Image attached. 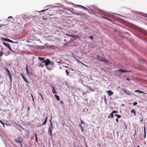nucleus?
<instances>
[{
  "label": "nucleus",
  "mask_w": 147,
  "mask_h": 147,
  "mask_svg": "<svg viewBox=\"0 0 147 147\" xmlns=\"http://www.w3.org/2000/svg\"><path fill=\"white\" fill-rule=\"evenodd\" d=\"M138 36V37H139V38H140V37L139 36Z\"/></svg>",
  "instance_id": "nucleus-63"
},
{
  "label": "nucleus",
  "mask_w": 147,
  "mask_h": 147,
  "mask_svg": "<svg viewBox=\"0 0 147 147\" xmlns=\"http://www.w3.org/2000/svg\"><path fill=\"white\" fill-rule=\"evenodd\" d=\"M79 6H80V7H83V8H85V9H87V10H88V9H87V8L86 7H84V6H82V5H79Z\"/></svg>",
  "instance_id": "nucleus-34"
},
{
  "label": "nucleus",
  "mask_w": 147,
  "mask_h": 147,
  "mask_svg": "<svg viewBox=\"0 0 147 147\" xmlns=\"http://www.w3.org/2000/svg\"><path fill=\"white\" fill-rule=\"evenodd\" d=\"M135 92H139V93H144L143 91H140L139 90H135Z\"/></svg>",
  "instance_id": "nucleus-20"
},
{
  "label": "nucleus",
  "mask_w": 147,
  "mask_h": 147,
  "mask_svg": "<svg viewBox=\"0 0 147 147\" xmlns=\"http://www.w3.org/2000/svg\"><path fill=\"white\" fill-rule=\"evenodd\" d=\"M53 129V127L51 128V127H49V129L48 132L50 133V135L52 136V130Z\"/></svg>",
  "instance_id": "nucleus-8"
},
{
  "label": "nucleus",
  "mask_w": 147,
  "mask_h": 147,
  "mask_svg": "<svg viewBox=\"0 0 147 147\" xmlns=\"http://www.w3.org/2000/svg\"><path fill=\"white\" fill-rule=\"evenodd\" d=\"M81 123L80 124H81L82 125V124H85V123L83 122V121L81 119Z\"/></svg>",
  "instance_id": "nucleus-37"
},
{
  "label": "nucleus",
  "mask_w": 147,
  "mask_h": 147,
  "mask_svg": "<svg viewBox=\"0 0 147 147\" xmlns=\"http://www.w3.org/2000/svg\"><path fill=\"white\" fill-rule=\"evenodd\" d=\"M118 115L117 114H115V116H116L117 117V116Z\"/></svg>",
  "instance_id": "nucleus-54"
},
{
  "label": "nucleus",
  "mask_w": 147,
  "mask_h": 147,
  "mask_svg": "<svg viewBox=\"0 0 147 147\" xmlns=\"http://www.w3.org/2000/svg\"><path fill=\"white\" fill-rule=\"evenodd\" d=\"M65 72L66 73V75L67 76H68L69 75V72L67 70H65Z\"/></svg>",
  "instance_id": "nucleus-22"
},
{
  "label": "nucleus",
  "mask_w": 147,
  "mask_h": 147,
  "mask_svg": "<svg viewBox=\"0 0 147 147\" xmlns=\"http://www.w3.org/2000/svg\"><path fill=\"white\" fill-rule=\"evenodd\" d=\"M69 11H71V12L73 13V14H76V15H80V14H78V13H74L72 12V11H71V10H69Z\"/></svg>",
  "instance_id": "nucleus-23"
},
{
  "label": "nucleus",
  "mask_w": 147,
  "mask_h": 147,
  "mask_svg": "<svg viewBox=\"0 0 147 147\" xmlns=\"http://www.w3.org/2000/svg\"><path fill=\"white\" fill-rule=\"evenodd\" d=\"M3 52L2 51H1L0 52V57H1L3 56Z\"/></svg>",
  "instance_id": "nucleus-30"
},
{
  "label": "nucleus",
  "mask_w": 147,
  "mask_h": 147,
  "mask_svg": "<svg viewBox=\"0 0 147 147\" xmlns=\"http://www.w3.org/2000/svg\"><path fill=\"white\" fill-rule=\"evenodd\" d=\"M50 127H51V128H52L53 127V123L51 121V119L50 120Z\"/></svg>",
  "instance_id": "nucleus-21"
},
{
  "label": "nucleus",
  "mask_w": 147,
  "mask_h": 147,
  "mask_svg": "<svg viewBox=\"0 0 147 147\" xmlns=\"http://www.w3.org/2000/svg\"><path fill=\"white\" fill-rule=\"evenodd\" d=\"M55 98H56L57 99V100H60V98L57 95H55Z\"/></svg>",
  "instance_id": "nucleus-17"
},
{
  "label": "nucleus",
  "mask_w": 147,
  "mask_h": 147,
  "mask_svg": "<svg viewBox=\"0 0 147 147\" xmlns=\"http://www.w3.org/2000/svg\"><path fill=\"white\" fill-rule=\"evenodd\" d=\"M79 126L80 127L81 129H83V127L82 126V125L81 124H80V125H79Z\"/></svg>",
  "instance_id": "nucleus-36"
},
{
  "label": "nucleus",
  "mask_w": 147,
  "mask_h": 147,
  "mask_svg": "<svg viewBox=\"0 0 147 147\" xmlns=\"http://www.w3.org/2000/svg\"><path fill=\"white\" fill-rule=\"evenodd\" d=\"M23 78V79L27 83H28V81L26 80V79H25V77H24Z\"/></svg>",
  "instance_id": "nucleus-29"
},
{
  "label": "nucleus",
  "mask_w": 147,
  "mask_h": 147,
  "mask_svg": "<svg viewBox=\"0 0 147 147\" xmlns=\"http://www.w3.org/2000/svg\"><path fill=\"white\" fill-rule=\"evenodd\" d=\"M0 25L1 26H6V25H7V24H0Z\"/></svg>",
  "instance_id": "nucleus-40"
},
{
  "label": "nucleus",
  "mask_w": 147,
  "mask_h": 147,
  "mask_svg": "<svg viewBox=\"0 0 147 147\" xmlns=\"http://www.w3.org/2000/svg\"><path fill=\"white\" fill-rule=\"evenodd\" d=\"M44 63H45V65H46L47 68H48L47 66L50 63V61L49 59H47L45 61Z\"/></svg>",
  "instance_id": "nucleus-7"
},
{
  "label": "nucleus",
  "mask_w": 147,
  "mask_h": 147,
  "mask_svg": "<svg viewBox=\"0 0 147 147\" xmlns=\"http://www.w3.org/2000/svg\"><path fill=\"white\" fill-rule=\"evenodd\" d=\"M69 36L73 38L76 39L78 38V35H68Z\"/></svg>",
  "instance_id": "nucleus-11"
},
{
  "label": "nucleus",
  "mask_w": 147,
  "mask_h": 147,
  "mask_svg": "<svg viewBox=\"0 0 147 147\" xmlns=\"http://www.w3.org/2000/svg\"><path fill=\"white\" fill-rule=\"evenodd\" d=\"M113 113L112 112L110 114V115H111V118H113L114 117V115H113Z\"/></svg>",
  "instance_id": "nucleus-28"
},
{
  "label": "nucleus",
  "mask_w": 147,
  "mask_h": 147,
  "mask_svg": "<svg viewBox=\"0 0 147 147\" xmlns=\"http://www.w3.org/2000/svg\"><path fill=\"white\" fill-rule=\"evenodd\" d=\"M99 61L101 62H105L106 64H108L109 63V61L107 59L105 58L100 59Z\"/></svg>",
  "instance_id": "nucleus-6"
},
{
  "label": "nucleus",
  "mask_w": 147,
  "mask_h": 147,
  "mask_svg": "<svg viewBox=\"0 0 147 147\" xmlns=\"http://www.w3.org/2000/svg\"><path fill=\"white\" fill-rule=\"evenodd\" d=\"M21 75L22 78H23V77H24V76H23V74H21Z\"/></svg>",
  "instance_id": "nucleus-50"
},
{
  "label": "nucleus",
  "mask_w": 147,
  "mask_h": 147,
  "mask_svg": "<svg viewBox=\"0 0 147 147\" xmlns=\"http://www.w3.org/2000/svg\"><path fill=\"white\" fill-rule=\"evenodd\" d=\"M107 92L109 96H111L113 95V92L111 90H108L107 91Z\"/></svg>",
  "instance_id": "nucleus-9"
},
{
  "label": "nucleus",
  "mask_w": 147,
  "mask_h": 147,
  "mask_svg": "<svg viewBox=\"0 0 147 147\" xmlns=\"http://www.w3.org/2000/svg\"><path fill=\"white\" fill-rule=\"evenodd\" d=\"M60 69L61 68V67H60Z\"/></svg>",
  "instance_id": "nucleus-64"
},
{
  "label": "nucleus",
  "mask_w": 147,
  "mask_h": 147,
  "mask_svg": "<svg viewBox=\"0 0 147 147\" xmlns=\"http://www.w3.org/2000/svg\"><path fill=\"white\" fill-rule=\"evenodd\" d=\"M126 80H128V81H130V80L129 79L127 78H126Z\"/></svg>",
  "instance_id": "nucleus-44"
},
{
  "label": "nucleus",
  "mask_w": 147,
  "mask_h": 147,
  "mask_svg": "<svg viewBox=\"0 0 147 147\" xmlns=\"http://www.w3.org/2000/svg\"><path fill=\"white\" fill-rule=\"evenodd\" d=\"M0 122L3 125V123H2V122L1 121H0Z\"/></svg>",
  "instance_id": "nucleus-56"
},
{
  "label": "nucleus",
  "mask_w": 147,
  "mask_h": 147,
  "mask_svg": "<svg viewBox=\"0 0 147 147\" xmlns=\"http://www.w3.org/2000/svg\"><path fill=\"white\" fill-rule=\"evenodd\" d=\"M35 136L36 141L37 142H38V138H37V134H36Z\"/></svg>",
  "instance_id": "nucleus-25"
},
{
  "label": "nucleus",
  "mask_w": 147,
  "mask_h": 147,
  "mask_svg": "<svg viewBox=\"0 0 147 147\" xmlns=\"http://www.w3.org/2000/svg\"><path fill=\"white\" fill-rule=\"evenodd\" d=\"M28 111H29L30 110V108L29 107H28Z\"/></svg>",
  "instance_id": "nucleus-53"
},
{
  "label": "nucleus",
  "mask_w": 147,
  "mask_h": 147,
  "mask_svg": "<svg viewBox=\"0 0 147 147\" xmlns=\"http://www.w3.org/2000/svg\"><path fill=\"white\" fill-rule=\"evenodd\" d=\"M8 76L11 82V80H12V76H11V75H9V76Z\"/></svg>",
  "instance_id": "nucleus-31"
},
{
  "label": "nucleus",
  "mask_w": 147,
  "mask_h": 147,
  "mask_svg": "<svg viewBox=\"0 0 147 147\" xmlns=\"http://www.w3.org/2000/svg\"><path fill=\"white\" fill-rule=\"evenodd\" d=\"M26 71H27V74H29V70L28 69V66L27 65L26 66Z\"/></svg>",
  "instance_id": "nucleus-19"
},
{
  "label": "nucleus",
  "mask_w": 147,
  "mask_h": 147,
  "mask_svg": "<svg viewBox=\"0 0 147 147\" xmlns=\"http://www.w3.org/2000/svg\"><path fill=\"white\" fill-rule=\"evenodd\" d=\"M129 71L125 70L122 69H120L119 70H117L115 71H114V72L117 74V75H118V72H119V73H123L124 72H128Z\"/></svg>",
  "instance_id": "nucleus-1"
},
{
  "label": "nucleus",
  "mask_w": 147,
  "mask_h": 147,
  "mask_svg": "<svg viewBox=\"0 0 147 147\" xmlns=\"http://www.w3.org/2000/svg\"><path fill=\"white\" fill-rule=\"evenodd\" d=\"M26 46L28 47L29 48H32L33 47V45H27Z\"/></svg>",
  "instance_id": "nucleus-24"
},
{
  "label": "nucleus",
  "mask_w": 147,
  "mask_h": 147,
  "mask_svg": "<svg viewBox=\"0 0 147 147\" xmlns=\"http://www.w3.org/2000/svg\"><path fill=\"white\" fill-rule=\"evenodd\" d=\"M117 117L118 118H121V115H118L117 116Z\"/></svg>",
  "instance_id": "nucleus-35"
},
{
  "label": "nucleus",
  "mask_w": 147,
  "mask_h": 147,
  "mask_svg": "<svg viewBox=\"0 0 147 147\" xmlns=\"http://www.w3.org/2000/svg\"><path fill=\"white\" fill-rule=\"evenodd\" d=\"M50 63L51 65H53V64H54L53 63V62H50Z\"/></svg>",
  "instance_id": "nucleus-49"
},
{
  "label": "nucleus",
  "mask_w": 147,
  "mask_h": 147,
  "mask_svg": "<svg viewBox=\"0 0 147 147\" xmlns=\"http://www.w3.org/2000/svg\"><path fill=\"white\" fill-rule=\"evenodd\" d=\"M53 90H52V92L53 94H56L57 93V92L55 90V88L54 87H52Z\"/></svg>",
  "instance_id": "nucleus-14"
},
{
  "label": "nucleus",
  "mask_w": 147,
  "mask_h": 147,
  "mask_svg": "<svg viewBox=\"0 0 147 147\" xmlns=\"http://www.w3.org/2000/svg\"><path fill=\"white\" fill-rule=\"evenodd\" d=\"M32 97V98H33V95L32 94H31Z\"/></svg>",
  "instance_id": "nucleus-57"
},
{
  "label": "nucleus",
  "mask_w": 147,
  "mask_h": 147,
  "mask_svg": "<svg viewBox=\"0 0 147 147\" xmlns=\"http://www.w3.org/2000/svg\"><path fill=\"white\" fill-rule=\"evenodd\" d=\"M20 143V146H21V147H22V146H22V143Z\"/></svg>",
  "instance_id": "nucleus-47"
},
{
  "label": "nucleus",
  "mask_w": 147,
  "mask_h": 147,
  "mask_svg": "<svg viewBox=\"0 0 147 147\" xmlns=\"http://www.w3.org/2000/svg\"><path fill=\"white\" fill-rule=\"evenodd\" d=\"M60 102L61 104H63V102L62 100Z\"/></svg>",
  "instance_id": "nucleus-39"
},
{
  "label": "nucleus",
  "mask_w": 147,
  "mask_h": 147,
  "mask_svg": "<svg viewBox=\"0 0 147 147\" xmlns=\"http://www.w3.org/2000/svg\"><path fill=\"white\" fill-rule=\"evenodd\" d=\"M137 147H140L139 146H137Z\"/></svg>",
  "instance_id": "nucleus-60"
},
{
  "label": "nucleus",
  "mask_w": 147,
  "mask_h": 147,
  "mask_svg": "<svg viewBox=\"0 0 147 147\" xmlns=\"http://www.w3.org/2000/svg\"><path fill=\"white\" fill-rule=\"evenodd\" d=\"M131 113H133L135 116H136V111H135L134 109H133L131 110Z\"/></svg>",
  "instance_id": "nucleus-18"
},
{
  "label": "nucleus",
  "mask_w": 147,
  "mask_h": 147,
  "mask_svg": "<svg viewBox=\"0 0 147 147\" xmlns=\"http://www.w3.org/2000/svg\"><path fill=\"white\" fill-rule=\"evenodd\" d=\"M63 66L66 67V68H69L67 66H64V65H63Z\"/></svg>",
  "instance_id": "nucleus-46"
},
{
  "label": "nucleus",
  "mask_w": 147,
  "mask_h": 147,
  "mask_svg": "<svg viewBox=\"0 0 147 147\" xmlns=\"http://www.w3.org/2000/svg\"><path fill=\"white\" fill-rule=\"evenodd\" d=\"M8 52L9 53H10V52H9L8 51Z\"/></svg>",
  "instance_id": "nucleus-62"
},
{
  "label": "nucleus",
  "mask_w": 147,
  "mask_h": 147,
  "mask_svg": "<svg viewBox=\"0 0 147 147\" xmlns=\"http://www.w3.org/2000/svg\"><path fill=\"white\" fill-rule=\"evenodd\" d=\"M42 19H43L44 20H46L47 18H42Z\"/></svg>",
  "instance_id": "nucleus-42"
},
{
  "label": "nucleus",
  "mask_w": 147,
  "mask_h": 147,
  "mask_svg": "<svg viewBox=\"0 0 147 147\" xmlns=\"http://www.w3.org/2000/svg\"><path fill=\"white\" fill-rule=\"evenodd\" d=\"M27 42H28V43H29V42H30V41H29V40H27Z\"/></svg>",
  "instance_id": "nucleus-51"
},
{
  "label": "nucleus",
  "mask_w": 147,
  "mask_h": 147,
  "mask_svg": "<svg viewBox=\"0 0 147 147\" xmlns=\"http://www.w3.org/2000/svg\"><path fill=\"white\" fill-rule=\"evenodd\" d=\"M3 43L5 46L7 47L11 51L14 53L16 55L17 54V53L15 51H14L13 50L9 44H7L4 42H3Z\"/></svg>",
  "instance_id": "nucleus-2"
},
{
  "label": "nucleus",
  "mask_w": 147,
  "mask_h": 147,
  "mask_svg": "<svg viewBox=\"0 0 147 147\" xmlns=\"http://www.w3.org/2000/svg\"><path fill=\"white\" fill-rule=\"evenodd\" d=\"M38 65L39 67H42L43 68L44 67V65H43L40 62L38 63Z\"/></svg>",
  "instance_id": "nucleus-15"
},
{
  "label": "nucleus",
  "mask_w": 147,
  "mask_h": 147,
  "mask_svg": "<svg viewBox=\"0 0 147 147\" xmlns=\"http://www.w3.org/2000/svg\"><path fill=\"white\" fill-rule=\"evenodd\" d=\"M39 94L40 95L41 97H42V94H41V93H39Z\"/></svg>",
  "instance_id": "nucleus-48"
},
{
  "label": "nucleus",
  "mask_w": 147,
  "mask_h": 147,
  "mask_svg": "<svg viewBox=\"0 0 147 147\" xmlns=\"http://www.w3.org/2000/svg\"><path fill=\"white\" fill-rule=\"evenodd\" d=\"M102 18H104L105 19L107 20H109L110 21H111V22H113V21L111 19H109V18H107L106 17H105L104 16H102Z\"/></svg>",
  "instance_id": "nucleus-16"
},
{
  "label": "nucleus",
  "mask_w": 147,
  "mask_h": 147,
  "mask_svg": "<svg viewBox=\"0 0 147 147\" xmlns=\"http://www.w3.org/2000/svg\"><path fill=\"white\" fill-rule=\"evenodd\" d=\"M48 9H44V10H42L40 11H38V12H44L45 11H46L47 10H48Z\"/></svg>",
  "instance_id": "nucleus-26"
},
{
  "label": "nucleus",
  "mask_w": 147,
  "mask_h": 147,
  "mask_svg": "<svg viewBox=\"0 0 147 147\" xmlns=\"http://www.w3.org/2000/svg\"><path fill=\"white\" fill-rule=\"evenodd\" d=\"M113 113H118V111H113L112 112Z\"/></svg>",
  "instance_id": "nucleus-33"
},
{
  "label": "nucleus",
  "mask_w": 147,
  "mask_h": 147,
  "mask_svg": "<svg viewBox=\"0 0 147 147\" xmlns=\"http://www.w3.org/2000/svg\"><path fill=\"white\" fill-rule=\"evenodd\" d=\"M71 69L72 70H73H73H73V69H71Z\"/></svg>",
  "instance_id": "nucleus-61"
},
{
  "label": "nucleus",
  "mask_w": 147,
  "mask_h": 147,
  "mask_svg": "<svg viewBox=\"0 0 147 147\" xmlns=\"http://www.w3.org/2000/svg\"><path fill=\"white\" fill-rule=\"evenodd\" d=\"M38 59L42 61V62L43 63H44L45 62V59L43 57H38Z\"/></svg>",
  "instance_id": "nucleus-12"
},
{
  "label": "nucleus",
  "mask_w": 147,
  "mask_h": 147,
  "mask_svg": "<svg viewBox=\"0 0 147 147\" xmlns=\"http://www.w3.org/2000/svg\"><path fill=\"white\" fill-rule=\"evenodd\" d=\"M82 131V132H83L84 131V127L83 128V129H81Z\"/></svg>",
  "instance_id": "nucleus-45"
},
{
  "label": "nucleus",
  "mask_w": 147,
  "mask_h": 147,
  "mask_svg": "<svg viewBox=\"0 0 147 147\" xmlns=\"http://www.w3.org/2000/svg\"><path fill=\"white\" fill-rule=\"evenodd\" d=\"M90 38L91 40H92L93 38V36H91L90 37Z\"/></svg>",
  "instance_id": "nucleus-38"
},
{
  "label": "nucleus",
  "mask_w": 147,
  "mask_h": 147,
  "mask_svg": "<svg viewBox=\"0 0 147 147\" xmlns=\"http://www.w3.org/2000/svg\"><path fill=\"white\" fill-rule=\"evenodd\" d=\"M137 104V102H135L134 103V105H136Z\"/></svg>",
  "instance_id": "nucleus-41"
},
{
  "label": "nucleus",
  "mask_w": 147,
  "mask_h": 147,
  "mask_svg": "<svg viewBox=\"0 0 147 147\" xmlns=\"http://www.w3.org/2000/svg\"><path fill=\"white\" fill-rule=\"evenodd\" d=\"M41 97L42 98V100H44V99H43V96H42V97Z\"/></svg>",
  "instance_id": "nucleus-52"
},
{
  "label": "nucleus",
  "mask_w": 147,
  "mask_h": 147,
  "mask_svg": "<svg viewBox=\"0 0 147 147\" xmlns=\"http://www.w3.org/2000/svg\"><path fill=\"white\" fill-rule=\"evenodd\" d=\"M116 121L117 122H119V120L117 118L116 119Z\"/></svg>",
  "instance_id": "nucleus-43"
},
{
  "label": "nucleus",
  "mask_w": 147,
  "mask_h": 147,
  "mask_svg": "<svg viewBox=\"0 0 147 147\" xmlns=\"http://www.w3.org/2000/svg\"><path fill=\"white\" fill-rule=\"evenodd\" d=\"M5 70L7 73L8 76L11 75V74L10 73L7 67H6Z\"/></svg>",
  "instance_id": "nucleus-13"
},
{
  "label": "nucleus",
  "mask_w": 147,
  "mask_h": 147,
  "mask_svg": "<svg viewBox=\"0 0 147 147\" xmlns=\"http://www.w3.org/2000/svg\"><path fill=\"white\" fill-rule=\"evenodd\" d=\"M15 141L16 142H18L19 143H21L22 142V140L21 138L20 137H19L17 139L15 140Z\"/></svg>",
  "instance_id": "nucleus-5"
},
{
  "label": "nucleus",
  "mask_w": 147,
  "mask_h": 147,
  "mask_svg": "<svg viewBox=\"0 0 147 147\" xmlns=\"http://www.w3.org/2000/svg\"><path fill=\"white\" fill-rule=\"evenodd\" d=\"M2 39L5 41H7L13 43H18V42H14L12 41L11 40L8 38H4V37H1Z\"/></svg>",
  "instance_id": "nucleus-3"
},
{
  "label": "nucleus",
  "mask_w": 147,
  "mask_h": 147,
  "mask_svg": "<svg viewBox=\"0 0 147 147\" xmlns=\"http://www.w3.org/2000/svg\"><path fill=\"white\" fill-rule=\"evenodd\" d=\"M105 101H107L106 98L105 99Z\"/></svg>",
  "instance_id": "nucleus-59"
},
{
  "label": "nucleus",
  "mask_w": 147,
  "mask_h": 147,
  "mask_svg": "<svg viewBox=\"0 0 147 147\" xmlns=\"http://www.w3.org/2000/svg\"><path fill=\"white\" fill-rule=\"evenodd\" d=\"M123 91L128 95H131L132 94V93L131 92L128 91L127 89H123L122 90Z\"/></svg>",
  "instance_id": "nucleus-4"
},
{
  "label": "nucleus",
  "mask_w": 147,
  "mask_h": 147,
  "mask_svg": "<svg viewBox=\"0 0 147 147\" xmlns=\"http://www.w3.org/2000/svg\"><path fill=\"white\" fill-rule=\"evenodd\" d=\"M48 119V117L47 116L45 117V121H44V122H43V124H42V126L43 125H44L45 124H46L47 123Z\"/></svg>",
  "instance_id": "nucleus-10"
},
{
  "label": "nucleus",
  "mask_w": 147,
  "mask_h": 147,
  "mask_svg": "<svg viewBox=\"0 0 147 147\" xmlns=\"http://www.w3.org/2000/svg\"><path fill=\"white\" fill-rule=\"evenodd\" d=\"M110 115H109V116H108V118H110Z\"/></svg>",
  "instance_id": "nucleus-58"
},
{
  "label": "nucleus",
  "mask_w": 147,
  "mask_h": 147,
  "mask_svg": "<svg viewBox=\"0 0 147 147\" xmlns=\"http://www.w3.org/2000/svg\"><path fill=\"white\" fill-rule=\"evenodd\" d=\"M144 138H145L146 137V130H145V128H144Z\"/></svg>",
  "instance_id": "nucleus-32"
},
{
  "label": "nucleus",
  "mask_w": 147,
  "mask_h": 147,
  "mask_svg": "<svg viewBox=\"0 0 147 147\" xmlns=\"http://www.w3.org/2000/svg\"><path fill=\"white\" fill-rule=\"evenodd\" d=\"M56 62L58 63H62V60H61L60 59L59 61H57Z\"/></svg>",
  "instance_id": "nucleus-27"
},
{
  "label": "nucleus",
  "mask_w": 147,
  "mask_h": 147,
  "mask_svg": "<svg viewBox=\"0 0 147 147\" xmlns=\"http://www.w3.org/2000/svg\"><path fill=\"white\" fill-rule=\"evenodd\" d=\"M13 17L12 16H10L8 17V18H12Z\"/></svg>",
  "instance_id": "nucleus-55"
}]
</instances>
